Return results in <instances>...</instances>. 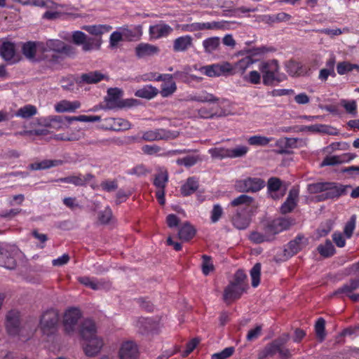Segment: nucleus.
<instances>
[{"label":"nucleus","mask_w":359,"mask_h":359,"mask_svg":"<svg viewBox=\"0 0 359 359\" xmlns=\"http://www.w3.org/2000/svg\"><path fill=\"white\" fill-rule=\"evenodd\" d=\"M80 332L83 339L86 354L92 356L99 353L103 346V341L96 335V327L94 322L90 319L85 320Z\"/></svg>","instance_id":"1"},{"label":"nucleus","mask_w":359,"mask_h":359,"mask_svg":"<svg viewBox=\"0 0 359 359\" xmlns=\"http://www.w3.org/2000/svg\"><path fill=\"white\" fill-rule=\"evenodd\" d=\"M191 71L189 67H185L183 71L176 72L173 75L172 74H163L159 75L155 79L156 81H163V83L161 85V90L160 93L162 97H167L175 93L177 89L176 84L173 81L172 79H178L185 83H189L191 81H200L201 78L194 76L189 75V72Z\"/></svg>","instance_id":"2"},{"label":"nucleus","mask_w":359,"mask_h":359,"mask_svg":"<svg viewBox=\"0 0 359 359\" xmlns=\"http://www.w3.org/2000/svg\"><path fill=\"white\" fill-rule=\"evenodd\" d=\"M258 68L262 73L263 83L266 86H271L276 81H282L285 77L280 74V67L276 60L262 62Z\"/></svg>","instance_id":"3"},{"label":"nucleus","mask_w":359,"mask_h":359,"mask_svg":"<svg viewBox=\"0 0 359 359\" xmlns=\"http://www.w3.org/2000/svg\"><path fill=\"white\" fill-rule=\"evenodd\" d=\"M43 53H44V59H47L51 56L53 59L49 61L55 62L57 61V57L55 53H63L69 55L72 52L70 46L66 45L64 42L58 39H49L45 44H42Z\"/></svg>","instance_id":"4"},{"label":"nucleus","mask_w":359,"mask_h":359,"mask_svg":"<svg viewBox=\"0 0 359 359\" xmlns=\"http://www.w3.org/2000/svg\"><path fill=\"white\" fill-rule=\"evenodd\" d=\"M265 186V182L259 177H245L235 182V189L239 192L255 193Z\"/></svg>","instance_id":"5"},{"label":"nucleus","mask_w":359,"mask_h":359,"mask_svg":"<svg viewBox=\"0 0 359 359\" xmlns=\"http://www.w3.org/2000/svg\"><path fill=\"white\" fill-rule=\"evenodd\" d=\"M236 277L237 280L229 285L224 290V299L226 302L233 301L239 298L247 287V285L242 281V278H245L243 272L238 271Z\"/></svg>","instance_id":"6"},{"label":"nucleus","mask_w":359,"mask_h":359,"mask_svg":"<svg viewBox=\"0 0 359 359\" xmlns=\"http://www.w3.org/2000/svg\"><path fill=\"white\" fill-rule=\"evenodd\" d=\"M59 313L55 309L45 311L40 320V328L43 334L50 335L56 331Z\"/></svg>","instance_id":"7"},{"label":"nucleus","mask_w":359,"mask_h":359,"mask_svg":"<svg viewBox=\"0 0 359 359\" xmlns=\"http://www.w3.org/2000/svg\"><path fill=\"white\" fill-rule=\"evenodd\" d=\"M18 249L15 245H0V266L8 269H13L16 266L15 256Z\"/></svg>","instance_id":"8"},{"label":"nucleus","mask_w":359,"mask_h":359,"mask_svg":"<svg viewBox=\"0 0 359 359\" xmlns=\"http://www.w3.org/2000/svg\"><path fill=\"white\" fill-rule=\"evenodd\" d=\"M233 70V65L228 62L206 65L200 68V71L203 74L210 77L220 76L229 73L232 74Z\"/></svg>","instance_id":"9"},{"label":"nucleus","mask_w":359,"mask_h":359,"mask_svg":"<svg viewBox=\"0 0 359 359\" xmlns=\"http://www.w3.org/2000/svg\"><path fill=\"white\" fill-rule=\"evenodd\" d=\"M6 327L9 335L20 336V339L25 341V337H23L24 328L19 327V313L15 311H11L6 316Z\"/></svg>","instance_id":"10"},{"label":"nucleus","mask_w":359,"mask_h":359,"mask_svg":"<svg viewBox=\"0 0 359 359\" xmlns=\"http://www.w3.org/2000/svg\"><path fill=\"white\" fill-rule=\"evenodd\" d=\"M178 133L175 131L167 130L163 128L150 130L142 133V138L145 141H157L161 140L175 139Z\"/></svg>","instance_id":"11"},{"label":"nucleus","mask_w":359,"mask_h":359,"mask_svg":"<svg viewBox=\"0 0 359 359\" xmlns=\"http://www.w3.org/2000/svg\"><path fill=\"white\" fill-rule=\"evenodd\" d=\"M325 193L318 196V201H324L329 198H337L346 191L350 188L349 186H344L334 182H325Z\"/></svg>","instance_id":"12"},{"label":"nucleus","mask_w":359,"mask_h":359,"mask_svg":"<svg viewBox=\"0 0 359 359\" xmlns=\"http://www.w3.org/2000/svg\"><path fill=\"white\" fill-rule=\"evenodd\" d=\"M81 313L79 309L71 308L66 311L63 318V325L67 334L73 332L76 328Z\"/></svg>","instance_id":"13"},{"label":"nucleus","mask_w":359,"mask_h":359,"mask_svg":"<svg viewBox=\"0 0 359 359\" xmlns=\"http://www.w3.org/2000/svg\"><path fill=\"white\" fill-rule=\"evenodd\" d=\"M100 128L107 130L120 131L129 129L130 123L122 118H107L103 121Z\"/></svg>","instance_id":"14"},{"label":"nucleus","mask_w":359,"mask_h":359,"mask_svg":"<svg viewBox=\"0 0 359 359\" xmlns=\"http://www.w3.org/2000/svg\"><path fill=\"white\" fill-rule=\"evenodd\" d=\"M299 190L297 187H292L286 198V201L280 206V212L287 214L292 212L296 207L299 198Z\"/></svg>","instance_id":"15"},{"label":"nucleus","mask_w":359,"mask_h":359,"mask_svg":"<svg viewBox=\"0 0 359 359\" xmlns=\"http://www.w3.org/2000/svg\"><path fill=\"white\" fill-rule=\"evenodd\" d=\"M137 355L138 348L133 341H128L122 344L119 351L121 359H137Z\"/></svg>","instance_id":"16"},{"label":"nucleus","mask_w":359,"mask_h":359,"mask_svg":"<svg viewBox=\"0 0 359 359\" xmlns=\"http://www.w3.org/2000/svg\"><path fill=\"white\" fill-rule=\"evenodd\" d=\"M292 224V221L288 218H277L273 219L267 226V231L271 233V235L273 237L274 235L287 229Z\"/></svg>","instance_id":"17"},{"label":"nucleus","mask_w":359,"mask_h":359,"mask_svg":"<svg viewBox=\"0 0 359 359\" xmlns=\"http://www.w3.org/2000/svg\"><path fill=\"white\" fill-rule=\"evenodd\" d=\"M172 32V28L163 22H160L149 27L151 38L158 39L168 36Z\"/></svg>","instance_id":"18"},{"label":"nucleus","mask_w":359,"mask_h":359,"mask_svg":"<svg viewBox=\"0 0 359 359\" xmlns=\"http://www.w3.org/2000/svg\"><path fill=\"white\" fill-rule=\"evenodd\" d=\"M0 54L1 57L11 63H14L18 60L15 54V45L10 41H4L0 46Z\"/></svg>","instance_id":"19"},{"label":"nucleus","mask_w":359,"mask_h":359,"mask_svg":"<svg viewBox=\"0 0 359 359\" xmlns=\"http://www.w3.org/2000/svg\"><path fill=\"white\" fill-rule=\"evenodd\" d=\"M122 96V90L118 88H109L105 99L107 107L109 109L118 108Z\"/></svg>","instance_id":"20"},{"label":"nucleus","mask_w":359,"mask_h":359,"mask_svg":"<svg viewBox=\"0 0 359 359\" xmlns=\"http://www.w3.org/2000/svg\"><path fill=\"white\" fill-rule=\"evenodd\" d=\"M250 210H236V213L233 217L232 222L233 226L240 230L245 229L250 224Z\"/></svg>","instance_id":"21"},{"label":"nucleus","mask_w":359,"mask_h":359,"mask_svg":"<svg viewBox=\"0 0 359 359\" xmlns=\"http://www.w3.org/2000/svg\"><path fill=\"white\" fill-rule=\"evenodd\" d=\"M93 178V175L87 173L84 175L79 174L77 175H71L66 177H62L57 180L58 182L72 184L75 186H83Z\"/></svg>","instance_id":"22"},{"label":"nucleus","mask_w":359,"mask_h":359,"mask_svg":"<svg viewBox=\"0 0 359 359\" xmlns=\"http://www.w3.org/2000/svg\"><path fill=\"white\" fill-rule=\"evenodd\" d=\"M81 106V104L78 100L69 101L67 100H63L57 102L55 104L54 108L55 111L58 113H72L79 109Z\"/></svg>","instance_id":"23"},{"label":"nucleus","mask_w":359,"mask_h":359,"mask_svg":"<svg viewBox=\"0 0 359 359\" xmlns=\"http://www.w3.org/2000/svg\"><path fill=\"white\" fill-rule=\"evenodd\" d=\"M158 46L149 43H140L135 48V53L138 57H145L158 54Z\"/></svg>","instance_id":"24"},{"label":"nucleus","mask_w":359,"mask_h":359,"mask_svg":"<svg viewBox=\"0 0 359 359\" xmlns=\"http://www.w3.org/2000/svg\"><path fill=\"white\" fill-rule=\"evenodd\" d=\"M193 38L190 35H184L175 39L173 41V50L184 52L192 46Z\"/></svg>","instance_id":"25"},{"label":"nucleus","mask_w":359,"mask_h":359,"mask_svg":"<svg viewBox=\"0 0 359 359\" xmlns=\"http://www.w3.org/2000/svg\"><path fill=\"white\" fill-rule=\"evenodd\" d=\"M257 62L252 56H246L233 65V70L232 73H238L241 76L245 75L246 70Z\"/></svg>","instance_id":"26"},{"label":"nucleus","mask_w":359,"mask_h":359,"mask_svg":"<svg viewBox=\"0 0 359 359\" xmlns=\"http://www.w3.org/2000/svg\"><path fill=\"white\" fill-rule=\"evenodd\" d=\"M253 202V198L248 195L242 194L232 200L229 205L237 207L240 211L246 210H250V205Z\"/></svg>","instance_id":"27"},{"label":"nucleus","mask_w":359,"mask_h":359,"mask_svg":"<svg viewBox=\"0 0 359 359\" xmlns=\"http://www.w3.org/2000/svg\"><path fill=\"white\" fill-rule=\"evenodd\" d=\"M37 114V109L32 104H26L20 107L14 114L11 115V118L13 117H20L24 119H28Z\"/></svg>","instance_id":"28"},{"label":"nucleus","mask_w":359,"mask_h":359,"mask_svg":"<svg viewBox=\"0 0 359 359\" xmlns=\"http://www.w3.org/2000/svg\"><path fill=\"white\" fill-rule=\"evenodd\" d=\"M281 181L276 177H271L268 181V191L271 198L273 199H278L283 196V192H280L278 194V191L280 189Z\"/></svg>","instance_id":"29"},{"label":"nucleus","mask_w":359,"mask_h":359,"mask_svg":"<svg viewBox=\"0 0 359 359\" xmlns=\"http://www.w3.org/2000/svg\"><path fill=\"white\" fill-rule=\"evenodd\" d=\"M158 93V90L156 88L151 85H146L142 88L137 90L135 95L138 97L151 100L156 96Z\"/></svg>","instance_id":"30"},{"label":"nucleus","mask_w":359,"mask_h":359,"mask_svg":"<svg viewBox=\"0 0 359 359\" xmlns=\"http://www.w3.org/2000/svg\"><path fill=\"white\" fill-rule=\"evenodd\" d=\"M219 27L220 26L217 22H195L191 25H187L184 30L188 32H193L196 30L216 29Z\"/></svg>","instance_id":"31"},{"label":"nucleus","mask_w":359,"mask_h":359,"mask_svg":"<svg viewBox=\"0 0 359 359\" xmlns=\"http://www.w3.org/2000/svg\"><path fill=\"white\" fill-rule=\"evenodd\" d=\"M24 55L29 59H34L36 53L39 51L43 52L42 43L27 42L22 47Z\"/></svg>","instance_id":"32"},{"label":"nucleus","mask_w":359,"mask_h":359,"mask_svg":"<svg viewBox=\"0 0 359 359\" xmlns=\"http://www.w3.org/2000/svg\"><path fill=\"white\" fill-rule=\"evenodd\" d=\"M82 29L92 35L100 36L103 34L109 32L112 29V27L107 25H85L82 27Z\"/></svg>","instance_id":"33"},{"label":"nucleus","mask_w":359,"mask_h":359,"mask_svg":"<svg viewBox=\"0 0 359 359\" xmlns=\"http://www.w3.org/2000/svg\"><path fill=\"white\" fill-rule=\"evenodd\" d=\"M198 187V182L194 177H189L181 187L183 196H189L195 192Z\"/></svg>","instance_id":"34"},{"label":"nucleus","mask_w":359,"mask_h":359,"mask_svg":"<svg viewBox=\"0 0 359 359\" xmlns=\"http://www.w3.org/2000/svg\"><path fill=\"white\" fill-rule=\"evenodd\" d=\"M195 233V229L189 223H185L180 229L178 236L180 240L187 241L191 239Z\"/></svg>","instance_id":"35"},{"label":"nucleus","mask_w":359,"mask_h":359,"mask_svg":"<svg viewBox=\"0 0 359 359\" xmlns=\"http://www.w3.org/2000/svg\"><path fill=\"white\" fill-rule=\"evenodd\" d=\"M104 76L99 72H90L83 74L81 76L80 82L88 84L96 83L104 79Z\"/></svg>","instance_id":"36"},{"label":"nucleus","mask_w":359,"mask_h":359,"mask_svg":"<svg viewBox=\"0 0 359 359\" xmlns=\"http://www.w3.org/2000/svg\"><path fill=\"white\" fill-rule=\"evenodd\" d=\"M189 99L192 101L200 102H213L219 101V99L215 97L212 94L208 93L206 91H201L195 95H191Z\"/></svg>","instance_id":"37"},{"label":"nucleus","mask_w":359,"mask_h":359,"mask_svg":"<svg viewBox=\"0 0 359 359\" xmlns=\"http://www.w3.org/2000/svg\"><path fill=\"white\" fill-rule=\"evenodd\" d=\"M60 163L57 160H43L40 162H36L29 165V168L33 170H39L48 169L57 166Z\"/></svg>","instance_id":"38"},{"label":"nucleus","mask_w":359,"mask_h":359,"mask_svg":"<svg viewBox=\"0 0 359 359\" xmlns=\"http://www.w3.org/2000/svg\"><path fill=\"white\" fill-rule=\"evenodd\" d=\"M220 44L219 38L213 36L208 38L203 41V46L205 52L207 53H212L217 49Z\"/></svg>","instance_id":"39"},{"label":"nucleus","mask_w":359,"mask_h":359,"mask_svg":"<svg viewBox=\"0 0 359 359\" xmlns=\"http://www.w3.org/2000/svg\"><path fill=\"white\" fill-rule=\"evenodd\" d=\"M273 238L271 233L267 231V228L265 229V232L255 231L252 232L250 236V239L255 243H260L265 241H271Z\"/></svg>","instance_id":"40"},{"label":"nucleus","mask_w":359,"mask_h":359,"mask_svg":"<svg viewBox=\"0 0 359 359\" xmlns=\"http://www.w3.org/2000/svg\"><path fill=\"white\" fill-rule=\"evenodd\" d=\"M128 29L121 27L118 30L112 32L109 38V44L112 48L116 47L118 43L123 40V37L126 35Z\"/></svg>","instance_id":"41"},{"label":"nucleus","mask_w":359,"mask_h":359,"mask_svg":"<svg viewBox=\"0 0 359 359\" xmlns=\"http://www.w3.org/2000/svg\"><path fill=\"white\" fill-rule=\"evenodd\" d=\"M20 4L23 5H32L44 8H55L57 6L51 0H20Z\"/></svg>","instance_id":"42"},{"label":"nucleus","mask_w":359,"mask_h":359,"mask_svg":"<svg viewBox=\"0 0 359 359\" xmlns=\"http://www.w3.org/2000/svg\"><path fill=\"white\" fill-rule=\"evenodd\" d=\"M303 238L297 237L294 240L291 241L287 245L285 252L288 255H293L297 253L303 247Z\"/></svg>","instance_id":"43"},{"label":"nucleus","mask_w":359,"mask_h":359,"mask_svg":"<svg viewBox=\"0 0 359 359\" xmlns=\"http://www.w3.org/2000/svg\"><path fill=\"white\" fill-rule=\"evenodd\" d=\"M78 280L81 284L95 290L103 287L102 283L88 276L79 277Z\"/></svg>","instance_id":"44"},{"label":"nucleus","mask_w":359,"mask_h":359,"mask_svg":"<svg viewBox=\"0 0 359 359\" xmlns=\"http://www.w3.org/2000/svg\"><path fill=\"white\" fill-rule=\"evenodd\" d=\"M318 252L325 257H328L334 255L335 250L330 241H327L325 243L320 244L318 247Z\"/></svg>","instance_id":"45"},{"label":"nucleus","mask_w":359,"mask_h":359,"mask_svg":"<svg viewBox=\"0 0 359 359\" xmlns=\"http://www.w3.org/2000/svg\"><path fill=\"white\" fill-rule=\"evenodd\" d=\"M272 137H267L262 135H254L248 138V142L252 146H266L271 140Z\"/></svg>","instance_id":"46"},{"label":"nucleus","mask_w":359,"mask_h":359,"mask_svg":"<svg viewBox=\"0 0 359 359\" xmlns=\"http://www.w3.org/2000/svg\"><path fill=\"white\" fill-rule=\"evenodd\" d=\"M201 161V158L198 155H189L182 158H178L176 161L177 164L179 165H184L185 167H191L197 163L198 161Z\"/></svg>","instance_id":"47"},{"label":"nucleus","mask_w":359,"mask_h":359,"mask_svg":"<svg viewBox=\"0 0 359 359\" xmlns=\"http://www.w3.org/2000/svg\"><path fill=\"white\" fill-rule=\"evenodd\" d=\"M82 48L85 51H89L93 49H99L101 46V40L99 39L86 37L85 42L82 44Z\"/></svg>","instance_id":"48"},{"label":"nucleus","mask_w":359,"mask_h":359,"mask_svg":"<svg viewBox=\"0 0 359 359\" xmlns=\"http://www.w3.org/2000/svg\"><path fill=\"white\" fill-rule=\"evenodd\" d=\"M208 153L212 158H229V149L224 147H215L208 150Z\"/></svg>","instance_id":"49"},{"label":"nucleus","mask_w":359,"mask_h":359,"mask_svg":"<svg viewBox=\"0 0 359 359\" xmlns=\"http://www.w3.org/2000/svg\"><path fill=\"white\" fill-rule=\"evenodd\" d=\"M41 120H43V123L46 126L53 127L55 128H62V124L63 123L62 118L58 116H49L48 118H43Z\"/></svg>","instance_id":"50"},{"label":"nucleus","mask_w":359,"mask_h":359,"mask_svg":"<svg viewBox=\"0 0 359 359\" xmlns=\"http://www.w3.org/2000/svg\"><path fill=\"white\" fill-rule=\"evenodd\" d=\"M283 343V341L279 340L272 342L265 348L266 355H273L276 353H282Z\"/></svg>","instance_id":"51"},{"label":"nucleus","mask_w":359,"mask_h":359,"mask_svg":"<svg viewBox=\"0 0 359 359\" xmlns=\"http://www.w3.org/2000/svg\"><path fill=\"white\" fill-rule=\"evenodd\" d=\"M354 69H359L358 65L351 64L348 62H339L337 65V71L339 75H344L349 72H351Z\"/></svg>","instance_id":"52"},{"label":"nucleus","mask_w":359,"mask_h":359,"mask_svg":"<svg viewBox=\"0 0 359 359\" xmlns=\"http://www.w3.org/2000/svg\"><path fill=\"white\" fill-rule=\"evenodd\" d=\"M359 287V279L352 280L348 283L339 288L336 293H344L349 295V293Z\"/></svg>","instance_id":"53"},{"label":"nucleus","mask_w":359,"mask_h":359,"mask_svg":"<svg viewBox=\"0 0 359 359\" xmlns=\"http://www.w3.org/2000/svg\"><path fill=\"white\" fill-rule=\"evenodd\" d=\"M261 264L257 263L252 268L250 271V276L252 278V285L256 287L260 282Z\"/></svg>","instance_id":"54"},{"label":"nucleus","mask_w":359,"mask_h":359,"mask_svg":"<svg viewBox=\"0 0 359 359\" xmlns=\"http://www.w3.org/2000/svg\"><path fill=\"white\" fill-rule=\"evenodd\" d=\"M356 217L352 215L350 219L346 223L344 228V233L346 238H350L352 236L353 232L355 228Z\"/></svg>","instance_id":"55"},{"label":"nucleus","mask_w":359,"mask_h":359,"mask_svg":"<svg viewBox=\"0 0 359 359\" xmlns=\"http://www.w3.org/2000/svg\"><path fill=\"white\" fill-rule=\"evenodd\" d=\"M249 149L246 146L240 145L234 148L229 149V158H238L244 156L248 151Z\"/></svg>","instance_id":"56"},{"label":"nucleus","mask_w":359,"mask_h":359,"mask_svg":"<svg viewBox=\"0 0 359 359\" xmlns=\"http://www.w3.org/2000/svg\"><path fill=\"white\" fill-rule=\"evenodd\" d=\"M168 176L165 171L159 172L155 177L154 184L158 189H164Z\"/></svg>","instance_id":"57"},{"label":"nucleus","mask_w":359,"mask_h":359,"mask_svg":"<svg viewBox=\"0 0 359 359\" xmlns=\"http://www.w3.org/2000/svg\"><path fill=\"white\" fill-rule=\"evenodd\" d=\"M243 79L252 84H259L261 81V74L257 71L253 70L243 75Z\"/></svg>","instance_id":"58"},{"label":"nucleus","mask_w":359,"mask_h":359,"mask_svg":"<svg viewBox=\"0 0 359 359\" xmlns=\"http://www.w3.org/2000/svg\"><path fill=\"white\" fill-rule=\"evenodd\" d=\"M325 321L322 318H318L315 325L316 335L320 339V341L323 340L325 336Z\"/></svg>","instance_id":"59"},{"label":"nucleus","mask_w":359,"mask_h":359,"mask_svg":"<svg viewBox=\"0 0 359 359\" xmlns=\"http://www.w3.org/2000/svg\"><path fill=\"white\" fill-rule=\"evenodd\" d=\"M233 347H227L220 352L212 354L211 359H227L233 353Z\"/></svg>","instance_id":"60"},{"label":"nucleus","mask_w":359,"mask_h":359,"mask_svg":"<svg viewBox=\"0 0 359 359\" xmlns=\"http://www.w3.org/2000/svg\"><path fill=\"white\" fill-rule=\"evenodd\" d=\"M325 182H317L308 185V191L310 194H319L321 195L325 193Z\"/></svg>","instance_id":"61"},{"label":"nucleus","mask_w":359,"mask_h":359,"mask_svg":"<svg viewBox=\"0 0 359 359\" xmlns=\"http://www.w3.org/2000/svg\"><path fill=\"white\" fill-rule=\"evenodd\" d=\"M214 269V266L212 262L210 260V257L207 255L203 256V263H202V271L204 275H208L211 271Z\"/></svg>","instance_id":"62"},{"label":"nucleus","mask_w":359,"mask_h":359,"mask_svg":"<svg viewBox=\"0 0 359 359\" xmlns=\"http://www.w3.org/2000/svg\"><path fill=\"white\" fill-rule=\"evenodd\" d=\"M342 161L341 157L338 156H327L323 159L320 163V166L334 165L341 163Z\"/></svg>","instance_id":"63"},{"label":"nucleus","mask_w":359,"mask_h":359,"mask_svg":"<svg viewBox=\"0 0 359 359\" xmlns=\"http://www.w3.org/2000/svg\"><path fill=\"white\" fill-rule=\"evenodd\" d=\"M222 214V208L219 204H215L210 212V219L212 222L215 223L218 222Z\"/></svg>","instance_id":"64"}]
</instances>
